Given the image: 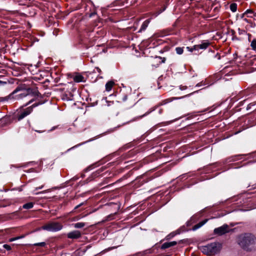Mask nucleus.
<instances>
[{
  "instance_id": "nucleus-1",
  "label": "nucleus",
  "mask_w": 256,
  "mask_h": 256,
  "mask_svg": "<svg viewBox=\"0 0 256 256\" xmlns=\"http://www.w3.org/2000/svg\"><path fill=\"white\" fill-rule=\"evenodd\" d=\"M236 242L244 250L251 251L256 248V238L252 234L245 233L237 236Z\"/></svg>"
},
{
  "instance_id": "nucleus-2",
  "label": "nucleus",
  "mask_w": 256,
  "mask_h": 256,
  "mask_svg": "<svg viewBox=\"0 0 256 256\" xmlns=\"http://www.w3.org/2000/svg\"><path fill=\"white\" fill-rule=\"evenodd\" d=\"M38 92L36 90L30 88L24 89L21 87H18L9 96L4 98H0V100H19L26 96L28 95L32 94L34 96H38Z\"/></svg>"
},
{
  "instance_id": "nucleus-3",
  "label": "nucleus",
  "mask_w": 256,
  "mask_h": 256,
  "mask_svg": "<svg viewBox=\"0 0 256 256\" xmlns=\"http://www.w3.org/2000/svg\"><path fill=\"white\" fill-rule=\"evenodd\" d=\"M221 248V244L218 242H213L206 246H201L200 250L207 255H214L218 252Z\"/></svg>"
},
{
  "instance_id": "nucleus-4",
  "label": "nucleus",
  "mask_w": 256,
  "mask_h": 256,
  "mask_svg": "<svg viewBox=\"0 0 256 256\" xmlns=\"http://www.w3.org/2000/svg\"><path fill=\"white\" fill-rule=\"evenodd\" d=\"M38 104H34L32 106L20 111L17 115L18 120L20 121L29 115L32 112L33 108L38 106Z\"/></svg>"
},
{
  "instance_id": "nucleus-5",
  "label": "nucleus",
  "mask_w": 256,
  "mask_h": 256,
  "mask_svg": "<svg viewBox=\"0 0 256 256\" xmlns=\"http://www.w3.org/2000/svg\"><path fill=\"white\" fill-rule=\"evenodd\" d=\"M62 226L58 222H52L48 223L42 227V228L48 231L54 232L61 230Z\"/></svg>"
},
{
  "instance_id": "nucleus-6",
  "label": "nucleus",
  "mask_w": 256,
  "mask_h": 256,
  "mask_svg": "<svg viewBox=\"0 0 256 256\" xmlns=\"http://www.w3.org/2000/svg\"><path fill=\"white\" fill-rule=\"evenodd\" d=\"M230 230L228 226L225 224L220 227L216 228L214 230V232L215 234L222 236L228 232Z\"/></svg>"
},
{
  "instance_id": "nucleus-7",
  "label": "nucleus",
  "mask_w": 256,
  "mask_h": 256,
  "mask_svg": "<svg viewBox=\"0 0 256 256\" xmlns=\"http://www.w3.org/2000/svg\"><path fill=\"white\" fill-rule=\"evenodd\" d=\"M166 60L165 58L160 56H156L152 60V65L154 66L157 67L162 63H164Z\"/></svg>"
},
{
  "instance_id": "nucleus-8",
  "label": "nucleus",
  "mask_w": 256,
  "mask_h": 256,
  "mask_svg": "<svg viewBox=\"0 0 256 256\" xmlns=\"http://www.w3.org/2000/svg\"><path fill=\"white\" fill-rule=\"evenodd\" d=\"M81 236V234L78 230H74L68 232L67 236L70 238H78Z\"/></svg>"
},
{
  "instance_id": "nucleus-9",
  "label": "nucleus",
  "mask_w": 256,
  "mask_h": 256,
  "mask_svg": "<svg viewBox=\"0 0 256 256\" xmlns=\"http://www.w3.org/2000/svg\"><path fill=\"white\" fill-rule=\"evenodd\" d=\"M210 43L208 42L204 41L201 44L194 45V48H196L197 50L199 49L205 50L210 46Z\"/></svg>"
},
{
  "instance_id": "nucleus-10",
  "label": "nucleus",
  "mask_w": 256,
  "mask_h": 256,
  "mask_svg": "<svg viewBox=\"0 0 256 256\" xmlns=\"http://www.w3.org/2000/svg\"><path fill=\"white\" fill-rule=\"evenodd\" d=\"M11 123V120L8 117L4 118L0 120V128L5 126Z\"/></svg>"
},
{
  "instance_id": "nucleus-11",
  "label": "nucleus",
  "mask_w": 256,
  "mask_h": 256,
  "mask_svg": "<svg viewBox=\"0 0 256 256\" xmlns=\"http://www.w3.org/2000/svg\"><path fill=\"white\" fill-rule=\"evenodd\" d=\"M176 244H177V242L175 241L164 242L162 244V246H161V248L162 249H166V248H168L170 247L174 246L176 245Z\"/></svg>"
},
{
  "instance_id": "nucleus-12",
  "label": "nucleus",
  "mask_w": 256,
  "mask_h": 256,
  "mask_svg": "<svg viewBox=\"0 0 256 256\" xmlns=\"http://www.w3.org/2000/svg\"><path fill=\"white\" fill-rule=\"evenodd\" d=\"M256 15V14H254L252 10H248L242 14V18H244L245 16H247L248 17L252 18Z\"/></svg>"
},
{
  "instance_id": "nucleus-13",
  "label": "nucleus",
  "mask_w": 256,
  "mask_h": 256,
  "mask_svg": "<svg viewBox=\"0 0 256 256\" xmlns=\"http://www.w3.org/2000/svg\"><path fill=\"white\" fill-rule=\"evenodd\" d=\"M150 19H148L146 20L143 24H142L140 28L138 30L139 32H142L143 30H144L146 28L148 27L149 23L150 22Z\"/></svg>"
},
{
  "instance_id": "nucleus-14",
  "label": "nucleus",
  "mask_w": 256,
  "mask_h": 256,
  "mask_svg": "<svg viewBox=\"0 0 256 256\" xmlns=\"http://www.w3.org/2000/svg\"><path fill=\"white\" fill-rule=\"evenodd\" d=\"M114 85V82L112 81L108 82L106 84V90L108 92H110L112 90V88Z\"/></svg>"
},
{
  "instance_id": "nucleus-15",
  "label": "nucleus",
  "mask_w": 256,
  "mask_h": 256,
  "mask_svg": "<svg viewBox=\"0 0 256 256\" xmlns=\"http://www.w3.org/2000/svg\"><path fill=\"white\" fill-rule=\"evenodd\" d=\"M84 78L80 74H77L74 77V80L76 82L84 81Z\"/></svg>"
},
{
  "instance_id": "nucleus-16",
  "label": "nucleus",
  "mask_w": 256,
  "mask_h": 256,
  "mask_svg": "<svg viewBox=\"0 0 256 256\" xmlns=\"http://www.w3.org/2000/svg\"><path fill=\"white\" fill-rule=\"evenodd\" d=\"M206 220H206L205 221L200 222L198 224L194 226L192 228V230H195L199 228H200L203 224H204L206 223Z\"/></svg>"
},
{
  "instance_id": "nucleus-17",
  "label": "nucleus",
  "mask_w": 256,
  "mask_h": 256,
  "mask_svg": "<svg viewBox=\"0 0 256 256\" xmlns=\"http://www.w3.org/2000/svg\"><path fill=\"white\" fill-rule=\"evenodd\" d=\"M74 227L76 228H82L84 226H86V224L84 222H77V223L74 224Z\"/></svg>"
},
{
  "instance_id": "nucleus-18",
  "label": "nucleus",
  "mask_w": 256,
  "mask_h": 256,
  "mask_svg": "<svg viewBox=\"0 0 256 256\" xmlns=\"http://www.w3.org/2000/svg\"><path fill=\"white\" fill-rule=\"evenodd\" d=\"M34 206V203L32 202L26 203L23 205L22 208L25 209H30Z\"/></svg>"
},
{
  "instance_id": "nucleus-19",
  "label": "nucleus",
  "mask_w": 256,
  "mask_h": 256,
  "mask_svg": "<svg viewBox=\"0 0 256 256\" xmlns=\"http://www.w3.org/2000/svg\"><path fill=\"white\" fill-rule=\"evenodd\" d=\"M237 4L235 3H232L230 5V9L232 12H235L236 10Z\"/></svg>"
},
{
  "instance_id": "nucleus-20",
  "label": "nucleus",
  "mask_w": 256,
  "mask_h": 256,
  "mask_svg": "<svg viewBox=\"0 0 256 256\" xmlns=\"http://www.w3.org/2000/svg\"><path fill=\"white\" fill-rule=\"evenodd\" d=\"M176 51L177 54H182L184 52V48L176 47Z\"/></svg>"
},
{
  "instance_id": "nucleus-21",
  "label": "nucleus",
  "mask_w": 256,
  "mask_h": 256,
  "mask_svg": "<svg viewBox=\"0 0 256 256\" xmlns=\"http://www.w3.org/2000/svg\"><path fill=\"white\" fill-rule=\"evenodd\" d=\"M250 46L252 48V50H256V40H254L251 42Z\"/></svg>"
},
{
  "instance_id": "nucleus-22",
  "label": "nucleus",
  "mask_w": 256,
  "mask_h": 256,
  "mask_svg": "<svg viewBox=\"0 0 256 256\" xmlns=\"http://www.w3.org/2000/svg\"><path fill=\"white\" fill-rule=\"evenodd\" d=\"M34 246H44L46 245V243L44 242H42L39 243H36L34 244Z\"/></svg>"
},
{
  "instance_id": "nucleus-23",
  "label": "nucleus",
  "mask_w": 256,
  "mask_h": 256,
  "mask_svg": "<svg viewBox=\"0 0 256 256\" xmlns=\"http://www.w3.org/2000/svg\"><path fill=\"white\" fill-rule=\"evenodd\" d=\"M186 49L190 52H193L194 50H197L196 48H194V46L192 48H190L189 46L186 47Z\"/></svg>"
},
{
  "instance_id": "nucleus-24",
  "label": "nucleus",
  "mask_w": 256,
  "mask_h": 256,
  "mask_svg": "<svg viewBox=\"0 0 256 256\" xmlns=\"http://www.w3.org/2000/svg\"><path fill=\"white\" fill-rule=\"evenodd\" d=\"M23 238V236H18V237L14 238H11L10 239L9 241L10 242H13V241H14L15 240H18V239H19L20 238Z\"/></svg>"
},
{
  "instance_id": "nucleus-25",
  "label": "nucleus",
  "mask_w": 256,
  "mask_h": 256,
  "mask_svg": "<svg viewBox=\"0 0 256 256\" xmlns=\"http://www.w3.org/2000/svg\"><path fill=\"white\" fill-rule=\"evenodd\" d=\"M3 246L6 248L7 250H11V247L10 246L8 245V244H4Z\"/></svg>"
},
{
  "instance_id": "nucleus-26",
  "label": "nucleus",
  "mask_w": 256,
  "mask_h": 256,
  "mask_svg": "<svg viewBox=\"0 0 256 256\" xmlns=\"http://www.w3.org/2000/svg\"><path fill=\"white\" fill-rule=\"evenodd\" d=\"M6 83L7 82H6L0 80V86H4Z\"/></svg>"
},
{
  "instance_id": "nucleus-27",
  "label": "nucleus",
  "mask_w": 256,
  "mask_h": 256,
  "mask_svg": "<svg viewBox=\"0 0 256 256\" xmlns=\"http://www.w3.org/2000/svg\"><path fill=\"white\" fill-rule=\"evenodd\" d=\"M33 101H34V100H30V101L28 102V103H27V104L25 105V106H28V105L30 104H31Z\"/></svg>"
},
{
  "instance_id": "nucleus-28",
  "label": "nucleus",
  "mask_w": 256,
  "mask_h": 256,
  "mask_svg": "<svg viewBox=\"0 0 256 256\" xmlns=\"http://www.w3.org/2000/svg\"><path fill=\"white\" fill-rule=\"evenodd\" d=\"M43 187H44V186H40V187L36 188V190H39V189H41V188H42Z\"/></svg>"
},
{
  "instance_id": "nucleus-29",
  "label": "nucleus",
  "mask_w": 256,
  "mask_h": 256,
  "mask_svg": "<svg viewBox=\"0 0 256 256\" xmlns=\"http://www.w3.org/2000/svg\"><path fill=\"white\" fill-rule=\"evenodd\" d=\"M82 204H79V205L77 206H76L75 209L78 208L79 206H80Z\"/></svg>"
},
{
  "instance_id": "nucleus-30",
  "label": "nucleus",
  "mask_w": 256,
  "mask_h": 256,
  "mask_svg": "<svg viewBox=\"0 0 256 256\" xmlns=\"http://www.w3.org/2000/svg\"><path fill=\"white\" fill-rule=\"evenodd\" d=\"M36 131L38 132H43V131H39V130H36Z\"/></svg>"
},
{
  "instance_id": "nucleus-31",
  "label": "nucleus",
  "mask_w": 256,
  "mask_h": 256,
  "mask_svg": "<svg viewBox=\"0 0 256 256\" xmlns=\"http://www.w3.org/2000/svg\"><path fill=\"white\" fill-rule=\"evenodd\" d=\"M244 20H245L246 22H248V20H247V19H246V18H244Z\"/></svg>"
}]
</instances>
